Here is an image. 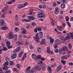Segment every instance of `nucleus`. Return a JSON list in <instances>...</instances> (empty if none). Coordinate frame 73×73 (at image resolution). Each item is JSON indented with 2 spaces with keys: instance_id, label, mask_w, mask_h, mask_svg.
Masks as SVG:
<instances>
[{
  "instance_id": "obj_1",
  "label": "nucleus",
  "mask_w": 73,
  "mask_h": 73,
  "mask_svg": "<svg viewBox=\"0 0 73 73\" xmlns=\"http://www.w3.org/2000/svg\"><path fill=\"white\" fill-rule=\"evenodd\" d=\"M8 36L9 38L10 39H11V38H13V41H16L17 40V35L15 34L13 36L12 33V32H10L9 33Z\"/></svg>"
},
{
  "instance_id": "obj_2",
  "label": "nucleus",
  "mask_w": 73,
  "mask_h": 73,
  "mask_svg": "<svg viewBox=\"0 0 73 73\" xmlns=\"http://www.w3.org/2000/svg\"><path fill=\"white\" fill-rule=\"evenodd\" d=\"M9 64V62L8 61L5 62L3 64L4 67L2 68L3 69V70H6V69H8V67H7V66Z\"/></svg>"
},
{
  "instance_id": "obj_3",
  "label": "nucleus",
  "mask_w": 73,
  "mask_h": 73,
  "mask_svg": "<svg viewBox=\"0 0 73 73\" xmlns=\"http://www.w3.org/2000/svg\"><path fill=\"white\" fill-rule=\"evenodd\" d=\"M9 64V62L8 61L5 62L3 64L4 67L2 68L3 69V70H6V69H8V67H7V66Z\"/></svg>"
},
{
  "instance_id": "obj_4",
  "label": "nucleus",
  "mask_w": 73,
  "mask_h": 73,
  "mask_svg": "<svg viewBox=\"0 0 73 73\" xmlns=\"http://www.w3.org/2000/svg\"><path fill=\"white\" fill-rule=\"evenodd\" d=\"M34 38H35V40L36 42L37 43H39V42H40V40H39L40 37L38 36V33L36 34Z\"/></svg>"
},
{
  "instance_id": "obj_5",
  "label": "nucleus",
  "mask_w": 73,
  "mask_h": 73,
  "mask_svg": "<svg viewBox=\"0 0 73 73\" xmlns=\"http://www.w3.org/2000/svg\"><path fill=\"white\" fill-rule=\"evenodd\" d=\"M17 44H18V45H23L24 44V41L22 40H21L19 41H17L16 42Z\"/></svg>"
},
{
  "instance_id": "obj_6",
  "label": "nucleus",
  "mask_w": 73,
  "mask_h": 73,
  "mask_svg": "<svg viewBox=\"0 0 73 73\" xmlns=\"http://www.w3.org/2000/svg\"><path fill=\"white\" fill-rule=\"evenodd\" d=\"M54 13L56 15H57L59 13L58 7H56L55 8V10H54Z\"/></svg>"
},
{
  "instance_id": "obj_7",
  "label": "nucleus",
  "mask_w": 73,
  "mask_h": 73,
  "mask_svg": "<svg viewBox=\"0 0 73 73\" xmlns=\"http://www.w3.org/2000/svg\"><path fill=\"white\" fill-rule=\"evenodd\" d=\"M61 50L62 51V52L65 51L66 50L68 51V49H67V47L66 46H63L62 47V48Z\"/></svg>"
},
{
  "instance_id": "obj_8",
  "label": "nucleus",
  "mask_w": 73,
  "mask_h": 73,
  "mask_svg": "<svg viewBox=\"0 0 73 73\" xmlns=\"http://www.w3.org/2000/svg\"><path fill=\"white\" fill-rule=\"evenodd\" d=\"M17 57V53H15L12 54L11 56V57L12 59H15Z\"/></svg>"
},
{
  "instance_id": "obj_9",
  "label": "nucleus",
  "mask_w": 73,
  "mask_h": 73,
  "mask_svg": "<svg viewBox=\"0 0 73 73\" xmlns=\"http://www.w3.org/2000/svg\"><path fill=\"white\" fill-rule=\"evenodd\" d=\"M31 69V67L30 66H28L25 71L26 73H29L30 72V70Z\"/></svg>"
},
{
  "instance_id": "obj_10",
  "label": "nucleus",
  "mask_w": 73,
  "mask_h": 73,
  "mask_svg": "<svg viewBox=\"0 0 73 73\" xmlns=\"http://www.w3.org/2000/svg\"><path fill=\"white\" fill-rule=\"evenodd\" d=\"M31 56L33 58V59H35V60L37 59V55H35V54H33Z\"/></svg>"
},
{
  "instance_id": "obj_11",
  "label": "nucleus",
  "mask_w": 73,
  "mask_h": 73,
  "mask_svg": "<svg viewBox=\"0 0 73 73\" xmlns=\"http://www.w3.org/2000/svg\"><path fill=\"white\" fill-rule=\"evenodd\" d=\"M70 38V36H69V34H68L67 35V36L64 38V40L66 41V40H68V39H69Z\"/></svg>"
},
{
  "instance_id": "obj_12",
  "label": "nucleus",
  "mask_w": 73,
  "mask_h": 73,
  "mask_svg": "<svg viewBox=\"0 0 73 73\" xmlns=\"http://www.w3.org/2000/svg\"><path fill=\"white\" fill-rule=\"evenodd\" d=\"M60 40L59 39H56L55 40V44H60ZM62 41H61L60 42H61Z\"/></svg>"
},
{
  "instance_id": "obj_13",
  "label": "nucleus",
  "mask_w": 73,
  "mask_h": 73,
  "mask_svg": "<svg viewBox=\"0 0 73 73\" xmlns=\"http://www.w3.org/2000/svg\"><path fill=\"white\" fill-rule=\"evenodd\" d=\"M39 36L40 38H42V37H43V34H42V32H40L39 33Z\"/></svg>"
},
{
  "instance_id": "obj_14",
  "label": "nucleus",
  "mask_w": 73,
  "mask_h": 73,
  "mask_svg": "<svg viewBox=\"0 0 73 73\" xmlns=\"http://www.w3.org/2000/svg\"><path fill=\"white\" fill-rule=\"evenodd\" d=\"M46 42V40L45 39H43L40 42V44L41 45H43V44H44L45 43V42Z\"/></svg>"
},
{
  "instance_id": "obj_15",
  "label": "nucleus",
  "mask_w": 73,
  "mask_h": 73,
  "mask_svg": "<svg viewBox=\"0 0 73 73\" xmlns=\"http://www.w3.org/2000/svg\"><path fill=\"white\" fill-rule=\"evenodd\" d=\"M20 47H18V48H16L15 50H14L13 51L14 53H17V52H18V51H19V50H20Z\"/></svg>"
},
{
  "instance_id": "obj_16",
  "label": "nucleus",
  "mask_w": 73,
  "mask_h": 73,
  "mask_svg": "<svg viewBox=\"0 0 73 73\" xmlns=\"http://www.w3.org/2000/svg\"><path fill=\"white\" fill-rule=\"evenodd\" d=\"M40 15L41 16V18H44L46 17V15H45V14H44L43 13H40Z\"/></svg>"
},
{
  "instance_id": "obj_17",
  "label": "nucleus",
  "mask_w": 73,
  "mask_h": 73,
  "mask_svg": "<svg viewBox=\"0 0 73 73\" xmlns=\"http://www.w3.org/2000/svg\"><path fill=\"white\" fill-rule=\"evenodd\" d=\"M62 67L60 65H59L57 68L56 70L58 72H59L60 70H61V69Z\"/></svg>"
},
{
  "instance_id": "obj_18",
  "label": "nucleus",
  "mask_w": 73,
  "mask_h": 73,
  "mask_svg": "<svg viewBox=\"0 0 73 73\" xmlns=\"http://www.w3.org/2000/svg\"><path fill=\"white\" fill-rule=\"evenodd\" d=\"M36 68L37 70H40L41 69V68L39 66H36Z\"/></svg>"
},
{
  "instance_id": "obj_19",
  "label": "nucleus",
  "mask_w": 73,
  "mask_h": 73,
  "mask_svg": "<svg viewBox=\"0 0 73 73\" xmlns=\"http://www.w3.org/2000/svg\"><path fill=\"white\" fill-rule=\"evenodd\" d=\"M24 8L23 7V5L22 4L20 5H18L17 6V8L18 9H21V8Z\"/></svg>"
},
{
  "instance_id": "obj_20",
  "label": "nucleus",
  "mask_w": 73,
  "mask_h": 73,
  "mask_svg": "<svg viewBox=\"0 0 73 73\" xmlns=\"http://www.w3.org/2000/svg\"><path fill=\"white\" fill-rule=\"evenodd\" d=\"M6 44L7 46H10L11 45V42L9 41H7L6 42Z\"/></svg>"
},
{
  "instance_id": "obj_21",
  "label": "nucleus",
  "mask_w": 73,
  "mask_h": 73,
  "mask_svg": "<svg viewBox=\"0 0 73 73\" xmlns=\"http://www.w3.org/2000/svg\"><path fill=\"white\" fill-rule=\"evenodd\" d=\"M49 39L50 40V43H53V42H54V39L53 38L51 37H50L49 38Z\"/></svg>"
},
{
  "instance_id": "obj_22",
  "label": "nucleus",
  "mask_w": 73,
  "mask_h": 73,
  "mask_svg": "<svg viewBox=\"0 0 73 73\" xmlns=\"http://www.w3.org/2000/svg\"><path fill=\"white\" fill-rule=\"evenodd\" d=\"M8 7H5L4 8L2 9V12H4L5 11H7V9H8Z\"/></svg>"
},
{
  "instance_id": "obj_23",
  "label": "nucleus",
  "mask_w": 73,
  "mask_h": 73,
  "mask_svg": "<svg viewBox=\"0 0 73 73\" xmlns=\"http://www.w3.org/2000/svg\"><path fill=\"white\" fill-rule=\"evenodd\" d=\"M28 17L29 18L31 19L32 20H35V18L32 16H28Z\"/></svg>"
},
{
  "instance_id": "obj_24",
  "label": "nucleus",
  "mask_w": 73,
  "mask_h": 73,
  "mask_svg": "<svg viewBox=\"0 0 73 73\" xmlns=\"http://www.w3.org/2000/svg\"><path fill=\"white\" fill-rule=\"evenodd\" d=\"M33 10L34 9H33L30 10V12L29 13V14L30 15H32V13H33Z\"/></svg>"
},
{
  "instance_id": "obj_25",
  "label": "nucleus",
  "mask_w": 73,
  "mask_h": 73,
  "mask_svg": "<svg viewBox=\"0 0 73 73\" xmlns=\"http://www.w3.org/2000/svg\"><path fill=\"white\" fill-rule=\"evenodd\" d=\"M8 29L7 27L4 26V27H1V29L2 30H7Z\"/></svg>"
},
{
  "instance_id": "obj_26",
  "label": "nucleus",
  "mask_w": 73,
  "mask_h": 73,
  "mask_svg": "<svg viewBox=\"0 0 73 73\" xmlns=\"http://www.w3.org/2000/svg\"><path fill=\"white\" fill-rule=\"evenodd\" d=\"M40 65L42 68L46 67V64L44 63H43V64H40Z\"/></svg>"
},
{
  "instance_id": "obj_27",
  "label": "nucleus",
  "mask_w": 73,
  "mask_h": 73,
  "mask_svg": "<svg viewBox=\"0 0 73 73\" xmlns=\"http://www.w3.org/2000/svg\"><path fill=\"white\" fill-rule=\"evenodd\" d=\"M23 53H24V52H21V53H20L19 55L18 56V57H19V58H20V57H21L23 54Z\"/></svg>"
},
{
  "instance_id": "obj_28",
  "label": "nucleus",
  "mask_w": 73,
  "mask_h": 73,
  "mask_svg": "<svg viewBox=\"0 0 73 73\" xmlns=\"http://www.w3.org/2000/svg\"><path fill=\"white\" fill-rule=\"evenodd\" d=\"M7 68H6V70H5V73H11V70H7Z\"/></svg>"
},
{
  "instance_id": "obj_29",
  "label": "nucleus",
  "mask_w": 73,
  "mask_h": 73,
  "mask_svg": "<svg viewBox=\"0 0 73 73\" xmlns=\"http://www.w3.org/2000/svg\"><path fill=\"white\" fill-rule=\"evenodd\" d=\"M19 29L17 27H16L14 29V32H19Z\"/></svg>"
},
{
  "instance_id": "obj_30",
  "label": "nucleus",
  "mask_w": 73,
  "mask_h": 73,
  "mask_svg": "<svg viewBox=\"0 0 73 73\" xmlns=\"http://www.w3.org/2000/svg\"><path fill=\"white\" fill-rule=\"evenodd\" d=\"M61 7L62 8H65V4L64 3H62L61 5Z\"/></svg>"
},
{
  "instance_id": "obj_31",
  "label": "nucleus",
  "mask_w": 73,
  "mask_h": 73,
  "mask_svg": "<svg viewBox=\"0 0 73 73\" xmlns=\"http://www.w3.org/2000/svg\"><path fill=\"white\" fill-rule=\"evenodd\" d=\"M68 46L69 49H72V44H71V43H68Z\"/></svg>"
},
{
  "instance_id": "obj_32",
  "label": "nucleus",
  "mask_w": 73,
  "mask_h": 73,
  "mask_svg": "<svg viewBox=\"0 0 73 73\" xmlns=\"http://www.w3.org/2000/svg\"><path fill=\"white\" fill-rule=\"evenodd\" d=\"M22 5H23V7H25V6H27V5H28V2H27L24 3V4H22Z\"/></svg>"
},
{
  "instance_id": "obj_33",
  "label": "nucleus",
  "mask_w": 73,
  "mask_h": 73,
  "mask_svg": "<svg viewBox=\"0 0 73 73\" xmlns=\"http://www.w3.org/2000/svg\"><path fill=\"white\" fill-rule=\"evenodd\" d=\"M38 18H41V13H38L36 15Z\"/></svg>"
},
{
  "instance_id": "obj_34",
  "label": "nucleus",
  "mask_w": 73,
  "mask_h": 73,
  "mask_svg": "<svg viewBox=\"0 0 73 73\" xmlns=\"http://www.w3.org/2000/svg\"><path fill=\"white\" fill-rule=\"evenodd\" d=\"M61 62L62 63V64L64 65H65V64H66V61L65 60H62L61 61Z\"/></svg>"
},
{
  "instance_id": "obj_35",
  "label": "nucleus",
  "mask_w": 73,
  "mask_h": 73,
  "mask_svg": "<svg viewBox=\"0 0 73 73\" xmlns=\"http://www.w3.org/2000/svg\"><path fill=\"white\" fill-rule=\"evenodd\" d=\"M41 48L40 47L38 48L37 49V51L38 52H41Z\"/></svg>"
},
{
  "instance_id": "obj_36",
  "label": "nucleus",
  "mask_w": 73,
  "mask_h": 73,
  "mask_svg": "<svg viewBox=\"0 0 73 73\" xmlns=\"http://www.w3.org/2000/svg\"><path fill=\"white\" fill-rule=\"evenodd\" d=\"M61 58L62 60H65V59H67V58L66 57V56H62L61 57Z\"/></svg>"
},
{
  "instance_id": "obj_37",
  "label": "nucleus",
  "mask_w": 73,
  "mask_h": 73,
  "mask_svg": "<svg viewBox=\"0 0 73 73\" xmlns=\"http://www.w3.org/2000/svg\"><path fill=\"white\" fill-rule=\"evenodd\" d=\"M57 29H58V30L61 29V28L62 29H63V28H64V27H63L62 26L58 27H57Z\"/></svg>"
},
{
  "instance_id": "obj_38",
  "label": "nucleus",
  "mask_w": 73,
  "mask_h": 73,
  "mask_svg": "<svg viewBox=\"0 0 73 73\" xmlns=\"http://www.w3.org/2000/svg\"><path fill=\"white\" fill-rule=\"evenodd\" d=\"M5 59L7 61H8H8H10V59L9 58V57H6L5 58Z\"/></svg>"
},
{
  "instance_id": "obj_39",
  "label": "nucleus",
  "mask_w": 73,
  "mask_h": 73,
  "mask_svg": "<svg viewBox=\"0 0 73 73\" xmlns=\"http://www.w3.org/2000/svg\"><path fill=\"white\" fill-rule=\"evenodd\" d=\"M60 1L63 3H66L67 1V0H60Z\"/></svg>"
},
{
  "instance_id": "obj_40",
  "label": "nucleus",
  "mask_w": 73,
  "mask_h": 73,
  "mask_svg": "<svg viewBox=\"0 0 73 73\" xmlns=\"http://www.w3.org/2000/svg\"><path fill=\"white\" fill-rule=\"evenodd\" d=\"M0 23L1 24H4V25H5V24L4 23V21L3 20H0Z\"/></svg>"
},
{
  "instance_id": "obj_41",
  "label": "nucleus",
  "mask_w": 73,
  "mask_h": 73,
  "mask_svg": "<svg viewBox=\"0 0 73 73\" xmlns=\"http://www.w3.org/2000/svg\"><path fill=\"white\" fill-rule=\"evenodd\" d=\"M2 50H4V51H6V50H8V48L5 47H4L3 48Z\"/></svg>"
},
{
  "instance_id": "obj_42",
  "label": "nucleus",
  "mask_w": 73,
  "mask_h": 73,
  "mask_svg": "<svg viewBox=\"0 0 73 73\" xmlns=\"http://www.w3.org/2000/svg\"><path fill=\"white\" fill-rule=\"evenodd\" d=\"M41 58V56L40 55H38L37 56V58H38V59L40 60Z\"/></svg>"
},
{
  "instance_id": "obj_43",
  "label": "nucleus",
  "mask_w": 73,
  "mask_h": 73,
  "mask_svg": "<svg viewBox=\"0 0 73 73\" xmlns=\"http://www.w3.org/2000/svg\"><path fill=\"white\" fill-rule=\"evenodd\" d=\"M10 65H13V64H14V63H13V62L12 61H10Z\"/></svg>"
},
{
  "instance_id": "obj_44",
  "label": "nucleus",
  "mask_w": 73,
  "mask_h": 73,
  "mask_svg": "<svg viewBox=\"0 0 73 73\" xmlns=\"http://www.w3.org/2000/svg\"><path fill=\"white\" fill-rule=\"evenodd\" d=\"M15 20H19V17L17 15H16L15 16Z\"/></svg>"
},
{
  "instance_id": "obj_45",
  "label": "nucleus",
  "mask_w": 73,
  "mask_h": 73,
  "mask_svg": "<svg viewBox=\"0 0 73 73\" xmlns=\"http://www.w3.org/2000/svg\"><path fill=\"white\" fill-rule=\"evenodd\" d=\"M47 52L48 53H50V51H49V50H50V48L48 47V48H47Z\"/></svg>"
},
{
  "instance_id": "obj_46",
  "label": "nucleus",
  "mask_w": 73,
  "mask_h": 73,
  "mask_svg": "<svg viewBox=\"0 0 73 73\" xmlns=\"http://www.w3.org/2000/svg\"><path fill=\"white\" fill-rule=\"evenodd\" d=\"M22 33L23 35L27 34V32L26 31V30H24V31H23L22 32Z\"/></svg>"
},
{
  "instance_id": "obj_47",
  "label": "nucleus",
  "mask_w": 73,
  "mask_h": 73,
  "mask_svg": "<svg viewBox=\"0 0 73 73\" xmlns=\"http://www.w3.org/2000/svg\"><path fill=\"white\" fill-rule=\"evenodd\" d=\"M42 8L45 9L46 8V6L44 5H42Z\"/></svg>"
},
{
  "instance_id": "obj_48",
  "label": "nucleus",
  "mask_w": 73,
  "mask_h": 73,
  "mask_svg": "<svg viewBox=\"0 0 73 73\" xmlns=\"http://www.w3.org/2000/svg\"><path fill=\"white\" fill-rule=\"evenodd\" d=\"M54 50V52L55 53H57L58 52V49L57 48H55Z\"/></svg>"
},
{
  "instance_id": "obj_49",
  "label": "nucleus",
  "mask_w": 73,
  "mask_h": 73,
  "mask_svg": "<svg viewBox=\"0 0 73 73\" xmlns=\"http://www.w3.org/2000/svg\"><path fill=\"white\" fill-rule=\"evenodd\" d=\"M7 4L11 5L12 4V2L11 1H9L8 2L6 3Z\"/></svg>"
},
{
  "instance_id": "obj_50",
  "label": "nucleus",
  "mask_w": 73,
  "mask_h": 73,
  "mask_svg": "<svg viewBox=\"0 0 73 73\" xmlns=\"http://www.w3.org/2000/svg\"><path fill=\"white\" fill-rule=\"evenodd\" d=\"M66 23L69 27H71V25H70V23H69L68 22H67Z\"/></svg>"
},
{
  "instance_id": "obj_51",
  "label": "nucleus",
  "mask_w": 73,
  "mask_h": 73,
  "mask_svg": "<svg viewBox=\"0 0 73 73\" xmlns=\"http://www.w3.org/2000/svg\"><path fill=\"white\" fill-rule=\"evenodd\" d=\"M70 36L71 38H72V39H73V34H72V33H70Z\"/></svg>"
},
{
  "instance_id": "obj_52",
  "label": "nucleus",
  "mask_w": 73,
  "mask_h": 73,
  "mask_svg": "<svg viewBox=\"0 0 73 73\" xmlns=\"http://www.w3.org/2000/svg\"><path fill=\"white\" fill-rule=\"evenodd\" d=\"M66 57L67 58V59L68 58V57H70V54H67L66 55H65Z\"/></svg>"
},
{
  "instance_id": "obj_53",
  "label": "nucleus",
  "mask_w": 73,
  "mask_h": 73,
  "mask_svg": "<svg viewBox=\"0 0 73 73\" xmlns=\"http://www.w3.org/2000/svg\"><path fill=\"white\" fill-rule=\"evenodd\" d=\"M5 18V15L4 14H2L1 15V18Z\"/></svg>"
},
{
  "instance_id": "obj_54",
  "label": "nucleus",
  "mask_w": 73,
  "mask_h": 73,
  "mask_svg": "<svg viewBox=\"0 0 73 73\" xmlns=\"http://www.w3.org/2000/svg\"><path fill=\"white\" fill-rule=\"evenodd\" d=\"M61 49H62V48H60L59 50V54H61V53H62V51L61 50Z\"/></svg>"
},
{
  "instance_id": "obj_55",
  "label": "nucleus",
  "mask_w": 73,
  "mask_h": 73,
  "mask_svg": "<svg viewBox=\"0 0 73 73\" xmlns=\"http://www.w3.org/2000/svg\"><path fill=\"white\" fill-rule=\"evenodd\" d=\"M66 21H68L69 20V18L68 17L66 16Z\"/></svg>"
},
{
  "instance_id": "obj_56",
  "label": "nucleus",
  "mask_w": 73,
  "mask_h": 73,
  "mask_svg": "<svg viewBox=\"0 0 73 73\" xmlns=\"http://www.w3.org/2000/svg\"><path fill=\"white\" fill-rule=\"evenodd\" d=\"M36 71V70H33V69H32L31 71L30 72V73H34V72Z\"/></svg>"
},
{
  "instance_id": "obj_57",
  "label": "nucleus",
  "mask_w": 73,
  "mask_h": 73,
  "mask_svg": "<svg viewBox=\"0 0 73 73\" xmlns=\"http://www.w3.org/2000/svg\"><path fill=\"white\" fill-rule=\"evenodd\" d=\"M36 24V23L35 22H33L31 23V25H33L34 26H35Z\"/></svg>"
},
{
  "instance_id": "obj_58",
  "label": "nucleus",
  "mask_w": 73,
  "mask_h": 73,
  "mask_svg": "<svg viewBox=\"0 0 73 73\" xmlns=\"http://www.w3.org/2000/svg\"><path fill=\"white\" fill-rule=\"evenodd\" d=\"M22 22H26V19H22Z\"/></svg>"
},
{
  "instance_id": "obj_59",
  "label": "nucleus",
  "mask_w": 73,
  "mask_h": 73,
  "mask_svg": "<svg viewBox=\"0 0 73 73\" xmlns=\"http://www.w3.org/2000/svg\"><path fill=\"white\" fill-rule=\"evenodd\" d=\"M29 48L30 49H32L33 48V46H32V45H30L29 46Z\"/></svg>"
},
{
  "instance_id": "obj_60",
  "label": "nucleus",
  "mask_w": 73,
  "mask_h": 73,
  "mask_svg": "<svg viewBox=\"0 0 73 73\" xmlns=\"http://www.w3.org/2000/svg\"><path fill=\"white\" fill-rule=\"evenodd\" d=\"M26 56H27V53H25L23 56V57L25 58V57H26Z\"/></svg>"
},
{
  "instance_id": "obj_61",
  "label": "nucleus",
  "mask_w": 73,
  "mask_h": 73,
  "mask_svg": "<svg viewBox=\"0 0 73 73\" xmlns=\"http://www.w3.org/2000/svg\"><path fill=\"white\" fill-rule=\"evenodd\" d=\"M7 46V47L8 49H11V48H12V46L10 45Z\"/></svg>"
},
{
  "instance_id": "obj_62",
  "label": "nucleus",
  "mask_w": 73,
  "mask_h": 73,
  "mask_svg": "<svg viewBox=\"0 0 73 73\" xmlns=\"http://www.w3.org/2000/svg\"><path fill=\"white\" fill-rule=\"evenodd\" d=\"M31 21V20L30 19L26 20V21L27 23H29V22H30Z\"/></svg>"
},
{
  "instance_id": "obj_63",
  "label": "nucleus",
  "mask_w": 73,
  "mask_h": 73,
  "mask_svg": "<svg viewBox=\"0 0 73 73\" xmlns=\"http://www.w3.org/2000/svg\"><path fill=\"white\" fill-rule=\"evenodd\" d=\"M37 29H35L34 30V32H35V33H36V32H37Z\"/></svg>"
},
{
  "instance_id": "obj_64",
  "label": "nucleus",
  "mask_w": 73,
  "mask_h": 73,
  "mask_svg": "<svg viewBox=\"0 0 73 73\" xmlns=\"http://www.w3.org/2000/svg\"><path fill=\"white\" fill-rule=\"evenodd\" d=\"M22 37H23V38H27V36L25 35H22Z\"/></svg>"
}]
</instances>
